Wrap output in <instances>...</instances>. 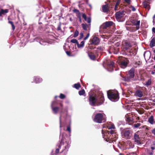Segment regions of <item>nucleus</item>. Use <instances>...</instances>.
I'll use <instances>...</instances> for the list:
<instances>
[{
  "label": "nucleus",
  "mask_w": 155,
  "mask_h": 155,
  "mask_svg": "<svg viewBox=\"0 0 155 155\" xmlns=\"http://www.w3.org/2000/svg\"><path fill=\"white\" fill-rule=\"evenodd\" d=\"M102 134L103 138L108 142H110L111 141H115L117 138V134L113 130H111L110 132L104 131L103 130Z\"/></svg>",
  "instance_id": "obj_1"
},
{
  "label": "nucleus",
  "mask_w": 155,
  "mask_h": 155,
  "mask_svg": "<svg viewBox=\"0 0 155 155\" xmlns=\"http://www.w3.org/2000/svg\"><path fill=\"white\" fill-rule=\"evenodd\" d=\"M104 101V96L102 93H100L98 95L93 94L90 96L89 101L90 104L91 105H94L96 102L99 104H101Z\"/></svg>",
  "instance_id": "obj_2"
},
{
  "label": "nucleus",
  "mask_w": 155,
  "mask_h": 155,
  "mask_svg": "<svg viewBox=\"0 0 155 155\" xmlns=\"http://www.w3.org/2000/svg\"><path fill=\"white\" fill-rule=\"evenodd\" d=\"M108 98L112 101H117L119 97L118 92L116 91H109L107 92Z\"/></svg>",
  "instance_id": "obj_3"
},
{
  "label": "nucleus",
  "mask_w": 155,
  "mask_h": 155,
  "mask_svg": "<svg viewBox=\"0 0 155 155\" xmlns=\"http://www.w3.org/2000/svg\"><path fill=\"white\" fill-rule=\"evenodd\" d=\"M94 121L96 123H101L106 121V116L104 113H97L95 116Z\"/></svg>",
  "instance_id": "obj_4"
},
{
  "label": "nucleus",
  "mask_w": 155,
  "mask_h": 155,
  "mask_svg": "<svg viewBox=\"0 0 155 155\" xmlns=\"http://www.w3.org/2000/svg\"><path fill=\"white\" fill-rule=\"evenodd\" d=\"M126 12L125 11L118 12L116 13L115 17L118 22H123L126 16L125 15Z\"/></svg>",
  "instance_id": "obj_5"
},
{
  "label": "nucleus",
  "mask_w": 155,
  "mask_h": 155,
  "mask_svg": "<svg viewBox=\"0 0 155 155\" xmlns=\"http://www.w3.org/2000/svg\"><path fill=\"white\" fill-rule=\"evenodd\" d=\"M120 59L119 64L121 68H124L126 67L128 64V60L126 58L122 57L120 58Z\"/></svg>",
  "instance_id": "obj_6"
},
{
  "label": "nucleus",
  "mask_w": 155,
  "mask_h": 155,
  "mask_svg": "<svg viewBox=\"0 0 155 155\" xmlns=\"http://www.w3.org/2000/svg\"><path fill=\"white\" fill-rule=\"evenodd\" d=\"M124 137L126 139H129L131 137V134L129 130H123L121 132Z\"/></svg>",
  "instance_id": "obj_7"
},
{
  "label": "nucleus",
  "mask_w": 155,
  "mask_h": 155,
  "mask_svg": "<svg viewBox=\"0 0 155 155\" xmlns=\"http://www.w3.org/2000/svg\"><path fill=\"white\" fill-rule=\"evenodd\" d=\"M122 46L123 48L127 50L131 47L129 42L126 41H124L122 42Z\"/></svg>",
  "instance_id": "obj_8"
},
{
  "label": "nucleus",
  "mask_w": 155,
  "mask_h": 155,
  "mask_svg": "<svg viewBox=\"0 0 155 155\" xmlns=\"http://www.w3.org/2000/svg\"><path fill=\"white\" fill-rule=\"evenodd\" d=\"M131 23L134 25L136 26V29L137 30L139 29L140 25V21H137L135 20H132L131 21Z\"/></svg>",
  "instance_id": "obj_9"
},
{
  "label": "nucleus",
  "mask_w": 155,
  "mask_h": 155,
  "mask_svg": "<svg viewBox=\"0 0 155 155\" xmlns=\"http://www.w3.org/2000/svg\"><path fill=\"white\" fill-rule=\"evenodd\" d=\"M108 68V71H111L113 70V68L114 66V63L113 61H110L108 62L107 63Z\"/></svg>",
  "instance_id": "obj_10"
},
{
  "label": "nucleus",
  "mask_w": 155,
  "mask_h": 155,
  "mask_svg": "<svg viewBox=\"0 0 155 155\" xmlns=\"http://www.w3.org/2000/svg\"><path fill=\"white\" fill-rule=\"evenodd\" d=\"M134 95L138 97H141L143 96L142 92L140 90H137L134 92Z\"/></svg>",
  "instance_id": "obj_11"
},
{
  "label": "nucleus",
  "mask_w": 155,
  "mask_h": 155,
  "mask_svg": "<svg viewBox=\"0 0 155 155\" xmlns=\"http://www.w3.org/2000/svg\"><path fill=\"white\" fill-rule=\"evenodd\" d=\"M56 103V102L55 101H53L51 104V107L52 109V111H53L54 113L55 114H56L57 113L59 108L58 107H53V104L54 103Z\"/></svg>",
  "instance_id": "obj_12"
},
{
  "label": "nucleus",
  "mask_w": 155,
  "mask_h": 155,
  "mask_svg": "<svg viewBox=\"0 0 155 155\" xmlns=\"http://www.w3.org/2000/svg\"><path fill=\"white\" fill-rule=\"evenodd\" d=\"M144 56L146 60H149L151 57L150 52L149 51L145 52L144 54Z\"/></svg>",
  "instance_id": "obj_13"
},
{
  "label": "nucleus",
  "mask_w": 155,
  "mask_h": 155,
  "mask_svg": "<svg viewBox=\"0 0 155 155\" xmlns=\"http://www.w3.org/2000/svg\"><path fill=\"white\" fill-rule=\"evenodd\" d=\"M134 138L135 141L138 144H140V139L139 136L136 134H135L134 135Z\"/></svg>",
  "instance_id": "obj_14"
},
{
  "label": "nucleus",
  "mask_w": 155,
  "mask_h": 155,
  "mask_svg": "<svg viewBox=\"0 0 155 155\" xmlns=\"http://www.w3.org/2000/svg\"><path fill=\"white\" fill-rule=\"evenodd\" d=\"M113 23V22L111 21L107 22L103 24V28H107V27L112 25Z\"/></svg>",
  "instance_id": "obj_15"
},
{
  "label": "nucleus",
  "mask_w": 155,
  "mask_h": 155,
  "mask_svg": "<svg viewBox=\"0 0 155 155\" xmlns=\"http://www.w3.org/2000/svg\"><path fill=\"white\" fill-rule=\"evenodd\" d=\"M92 42L94 44L97 45L100 42V41L98 38L95 37L93 38Z\"/></svg>",
  "instance_id": "obj_16"
},
{
  "label": "nucleus",
  "mask_w": 155,
  "mask_h": 155,
  "mask_svg": "<svg viewBox=\"0 0 155 155\" xmlns=\"http://www.w3.org/2000/svg\"><path fill=\"white\" fill-rule=\"evenodd\" d=\"M70 143L71 141H68L67 143H66V145L64 146L65 149L62 151V152L65 151V152H66L68 151V149L70 146Z\"/></svg>",
  "instance_id": "obj_17"
},
{
  "label": "nucleus",
  "mask_w": 155,
  "mask_h": 155,
  "mask_svg": "<svg viewBox=\"0 0 155 155\" xmlns=\"http://www.w3.org/2000/svg\"><path fill=\"white\" fill-rule=\"evenodd\" d=\"M102 9L103 12H107L109 11L108 6V5H103Z\"/></svg>",
  "instance_id": "obj_18"
},
{
  "label": "nucleus",
  "mask_w": 155,
  "mask_h": 155,
  "mask_svg": "<svg viewBox=\"0 0 155 155\" xmlns=\"http://www.w3.org/2000/svg\"><path fill=\"white\" fill-rule=\"evenodd\" d=\"M34 80H35L33 82L36 83H40L42 81V79L40 78L39 77H35Z\"/></svg>",
  "instance_id": "obj_19"
},
{
  "label": "nucleus",
  "mask_w": 155,
  "mask_h": 155,
  "mask_svg": "<svg viewBox=\"0 0 155 155\" xmlns=\"http://www.w3.org/2000/svg\"><path fill=\"white\" fill-rule=\"evenodd\" d=\"M151 84V79H150L148 80L147 81H145L144 83V85L148 87V86H150Z\"/></svg>",
  "instance_id": "obj_20"
},
{
  "label": "nucleus",
  "mask_w": 155,
  "mask_h": 155,
  "mask_svg": "<svg viewBox=\"0 0 155 155\" xmlns=\"http://www.w3.org/2000/svg\"><path fill=\"white\" fill-rule=\"evenodd\" d=\"M107 127L108 129H114L115 128L114 124L110 122L108 124L107 126Z\"/></svg>",
  "instance_id": "obj_21"
},
{
  "label": "nucleus",
  "mask_w": 155,
  "mask_h": 155,
  "mask_svg": "<svg viewBox=\"0 0 155 155\" xmlns=\"http://www.w3.org/2000/svg\"><path fill=\"white\" fill-rule=\"evenodd\" d=\"M129 74L130 78H133L134 76V69H130L129 71Z\"/></svg>",
  "instance_id": "obj_22"
},
{
  "label": "nucleus",
  "mask_w": 155,
  "mask_h": 155,
  "mask_svg": "<svg viewBox=\"0 0 155 155\" xmlns=\"http://www.w3.org/2000/svg\"><path fill=\"white\" fill-rule=\"evenodd\" d=\"M84 43L85 41H81L80 44L78 43L77 45L78 47V48H82L84 47Z\"/></svg>",
  "instance_id": "obj_23"
},
{
  "label": "nucleus",
  "mask_w": 155,
  "mask_h": 155,
  "mask_svg": "<svg viewBox=\"0 0 155 155\" xmlns=\"http://www.w3.org/2000/svg\"><path fill=\"white\" fill-rule=\"evenodd\" d=\"M8 9L5 10L2 9L0 12V16H1L2 15L5 14V13H8Z\"/></svg>",
  "instance_id": "obj_24"
},
{
  "label": "nucleus",
  "mask_w": 155,
  "mask_h": 155,
  "mask_svg": "<svg viewBox=\"0 0 155 155\" xmlns=\"http://www.w3.org/2000/svg\"><path fill=\"white\" fill-rule=\"evenodd\" d=\"M148 122L151 124H153L154 123V121L153 117L152 116H151L149 118Z\"/></svg>",
  "instance_id": "obj_25"
},
{
  "label": "nucleus",
  "mask_w": 155,
  "mask_h": 155,
  "mask_svg": "<svg viewBox=\"0 0 155 155\" xmlns=\"http://www.w3.org/2000/svg\"><path fill=\"white\" fill-rule=\"evenodd\" d=\"M82 26L83 29L85 30H87V28H89V25L86 24H81Z\"/></svg>",
  "instance_id": "obj_26"
},
{
  "label": "nucleus",
  "mask_w": 155,
  "mask_h": 155,
  "mask_svg": "<svg viewBox=\"0 0 155 155\" xmlns=\"http://www.w3.org/2000/svg\"><path fill=\"white\" fill-rule=\"evenodd\" d=\"M64 145V143L62 142H61L60 143V144L58 146L59 148L57 149L56 150L55 153H59V149L60 148L61 146H62Z\"/></svg>",
  "instance_id": "obj_27"
},
{
  "label": "nucleus",
  "mask_w": 155,
  "mask_h": 155,
  "mask_svg": "<svg viewBox=\"0 0 155 155\" xmlns=\"http://www.w3.org/2000/svg\"><path fill=\"white\" fill-rule=\"evenodd\" d=\"M73 11L74 12L77 13L78 17L80 19V13L79 12V10L76 9H74L73 10Z\"/></svg>",
  "instance_id": "obj_28"
},
{
  "label": "nucleus",
  "mask_w": 155,
  "mask_h": 155,
  "mask_svg": "<svg viewBox=\"0 0 155 155\" xmlns=\"http://www.w3.org/2000/svg\"><path fill=\"white\" fill-rule=\"evenodd\" d=\"M143 6L145 8H147L148 9H149V5H148V3L147 2H143Z\"/></svg>",
  "instance_id": "obj_29"
},
{
  "label": "nucleus",
  "mask_w": 155,
  "mask_h": 155,
  "mask_svg": "<svg viewBox=\"0 0 155 155\" xmlns=\"http://www.w3.org/2000/svg\"><path fill=\"white\" fill-rule=\"evenodd\" d=\"M88 56L90 58L93 60H94L95 59V56L93 54L91 53L88 54Z\"/></svg>",
  "instance_id": "obj_30"
},
{
  "label": "nucleus",
  "mask_w": 155,
  "mask_h": 155,
  "mask_svg": "<svg viewBox=\"0 0 155 155\" xmlns=\"http://www.w3.org/2000/svg\"><path fill=\"white\" fill-rule=\"evenodd\" d=\"M80 87V84L79 83L75 84L73 86V87L76 89H78Z\"/></svg>",
  "instance_id": "obj_31"
},
{
  "label": "nucleus",
  "mask_w": 155,
  "mask_h": 155,
  "mask_svg": "<svg viewBox=\"0 0 155 155\" xmlns=\"http://www.w3.org/2000/svg\"><path fill=\"white\" fill-rule=\"evenodd\" d=\"M126 120L128 122L131 123L132 122L133 119L130 117H127L126 119Z\"/></svg>",
  "instance_id": "obj_32"
},
{
  "label": "nucleus",
  "mask_w": 155,
  "mask_h": 155,
  "mask_svg": "<svg viewBox=\"0 0 155 155\" xmlns=\"http://www.w3.org/2000/svg\"><path fill=\"white\" fill-rule=\"evenodd\" d=\"M85 93V91L84 90H82L79 91V94L80 95H84Z\"/></svg>",
  "instance_id": "obj_33"
},
{
  "label": "nucleus",
  "mask_w": 155,
  "mask_h": 155,
  "mask_svg": "<svg viewBox=\"0 0 155 155\" xmlns=\"http://www.w3.org/2000/svg\"><path fill=\"white\" fill-rule=\"evenodd\" d=\"M71 42L73 43H76L77 45L78 43V41L76 39H72L71 40Z\"/></svg>",
  "instance_id": "obj_34"
},
{
  "label": "nucleus",
  "mask_w": 155,
  "mask_h": 155,
  "mask_svg": "<svg viewBox=\"0 0 155 155\" xmlns=\"http://www.w3.org/2000/svg\"><path fill=\"white\" fill-rule=\"evenodd\" d=\"M78 34H79V32L77 30H76L74 33V38H75L76 37H77L78 35Z\"/></svg>",
  "instance_id": "obj_35"
},
{
  "label": "nucleus",
  "mask_w": 155,
  "mask_h": 155,
  "mask_svg": "<svg viewBox=\"0 0 155 155\" xmlns=\"http://www.w3.org/2000/svg\"><path fill=\"white\" fill-rule=\"evenodd\" d=\"M140 123H137L134 124V126L135 128H137L140 126Z\"/></svg>",
  "instance_id": "obj_36"
},
{
  "label": "nucleus",
  "mask_w": 155,
  "mask_h": 155,
  "mask_svg": "<svg viewBox=\"0 0 155 155\" xmlns=\"http://www.w3.org/2000/svg\"><path fill=\"white\" fill-rule=\"evenodd\" d=\"M40 44L43 45H45L47 44V43L45 42H44L42 40H41L40 41Z\"/></svg>",
  "instance_id": "obj_37"
},
{
  "label": "nucleus",
  "mask_w": 155,
  "mask_h": 155,
  "mask_svg": "<svg viewBox=\"0 0 155 155\" xmlns=\"http://www.w3.org/2000/svg\"><path fill=\"white\" fill-rule=\"evenodd\" d=\"M119 3V1H118L117 2V3H116L115 6V8H114V9H115V10H117V6L118 5Z\"/></svg>",
  "instance_id": "obj_38"
},
{
  "label": "nucleus",
  "mask_w": 155,
  "mask_h": 155,
  "mask_svg": "<svg viewBox=\"0 0 155 155\" xmlns=\"http://www.w3.org/2000/svg\"><path fill=\"white\" fill-rule=\"evenodd\" d=\"M65 96L63 94H61L60 95L59 97L62 99H64V98Z\"/></svg>",
  "instance_id": "obj_39"
},
{
  "label": "nucleus",
  "mask_w": 155,
  "mask_h": 155,
  "mask_svg": "<svg viewBox=\"0 0 155 155\" xmlns=\"http://www.w3.org/2000/svg\"><path fill=\"white\" fill-rule=\"evenodd\" d=\"M84 36V34L83 33H81L80 34L79 39H81Z\"/></svg>",
  "instance_id": "obj_40"
},
{
  "label": "nucleus",
  "mask_w": 155,
  "mask_h": 155,
  "mask_svg": "<svg viewBox=\"0 0 155 155\" xmlns=\"http://www.w3.org/2000/svg\"><path fill=\"white\" fill-rule=\"evenodd\" d=\"M61 114L60 115V117H59V122H60V128H61Z\"/></svg>",
  "instance_id": "obj_41"
},
{
  "label": "nucleus",
  "mask_w": 155,
  "mask_h": 155,
  "mask_svg": "<svg viewBox=\"0 0 155 155\" xmlns=\"http://www.w3.org/2000/svg\"><path fill=\"white\" fill-rule=\"evenodd\" d=\"M89 36V34L88 33L86 37H85L84 38V41L87 40Z\"/></svg>",
  "instance_id": "obj_42"
},
{
  "label": "nucleus",
  "mask_w": 155,
  "mask_h": 155,
  "mask_svg": "<svg viewBox=\"0 0 155 155\" xmlns=\"http://www.w3.org/2000/svg\"><path fill=\"white\" fill-rule=\"evenodd\" d=\"M155 43L153 41H151L150 43V45L152 47H153L154 46Z\"/></svg>",
  "instance_id": "obj_43"
},
{
  "label": "nucleus",
  "mask_w": 155,
  "mask_h": 155,
  "mask_svg": "<svg viewBox=\"0 0 155 155\" xmlns=\"http://www.w3.org/2000/svg\"><path fill=\"white\" fill-rule=\"evenodd\" d=\"M82 17L84 19H85V18L86 19V17H87L86 15L85 14H83V13H82Z\"/></svg>",
  "instance_id": "obj_44"
},
{
  "label": "nucleus",
  "mask_w": 155,
  "mask_h": 155,
  "mask_svg": "<svg viewBox=\"0 0 155 155\" xmlns=\"http://www.w3.org/2000/svg\"><path fill=\"white\" fill-rule=\"evenodd\" d=\"M88 23H90L91 22V19L90 18H87V21Z\"/></svg>",
  "instance_id": "obj_45"
},
{
  "label": "nucleus",
  "mask_w": 155,
  "mask_h": 155,
  "mask_svg": "<svg viewBox=\"0 0 155 155\" xmlns=\"http://www.w3.org/2000/svg\"><path fill=\"white\" fill-rule=\"evenodd\" d=\"M67 130L69 132H71V129L70 127V126H68L67 127Z\"/></svg>",
  "instance_id": "obj_46"
},
{
  "label": "nucleus",
  "mask_w": 155,
  "mask_h": 155,
  "mask_svg": "<svg viewBox=\"0 0 155 155\" xmlns=\"http://www.w3.org/2000/svg\"><path fill=\"white\" fill-rule=\"evenodd\" d=\"M153 25H154V24H155V14L154 15V16L153 17Z\"/></svg>",
  "instance_id": "obj_47"
},
{
  "label": "nucleus",
  "mask_w": 155,
  "mask_h": 155,
  "mask_svg": "<svg viewBox=\"0 0 155 155\" xmlns=\"http://www.w3.org/2000/svg\"><path fill=\"white\" fill-rule=\"evenodd\" d=\"M124 1L127 3L130 4V0H124Z\"/></svg>",
  "instance_id": "obj_48"
},
{
  "label": "nucleus",
  "mask_w": 155,
  "mask_h": 155,
  "mask_svg": "<svg viewBox=\"0 0 155 155\" xmlns=\"http://www.w3.org/2000/svg\"><path fill=\"white\" fill-rule=\"evenodd\" d=\"M152 133L155 135V128L153 129L152 131Z\"/></svg>",
  "instance_id": "obj_49"
},
{
  "label": "nucleus",
  "mask_w": 155,
  "mask_h": 155,
  "mask_svg": "<svg viewBox=\"0 0 155 155\" xmlns=\"http://www.w3.org/2000/svg\"><path fill=\"white\" fill-rule=\"evenodd\" d=\"M131 8H132V10L133 11H135L136 10V9L135 8H134V6H132L131 7Z\"/></svg>",
  "instance_id": "obj_50"
},
{
  "label": "nucleus",
  "mask_w": 155,
  "mask_h": 155,
  "mask_svg": "<svg viewBox=\"0 0 155 155\" xmlns=\"http://www.w3.org/2000/svg\"><path fill=\"white\" fill-rule=\"evenodd\" d=\"M66 53L68 55L70 56V52L69 51H66Z\"/></svg>",
  "instance_id": "obj_51"
},
{
  "label": "nucleus",
  "mask_w": 155,
  "mask_h": 155,
  "mask_svg": "<svg viewBox=\"0 0 155 155\" xmlns=\"http://www.w3.org/2000/svg\"><path fill=\"white\" fill-rule=\"evenodd\" d=\"M12 29L13 30H14L15 28V27L14 25V24H13L12 25Z\"/></svg>",
  "instance_id": "obj_52"
},
{
  "label": "nucleus",
  "mask_w": 155,
  "mask_h": 155,
  "mask_svg": "<svg viewBox=\"0 0 155 155\" xmlns=\"http://www.w3.org/2000/svg\"><path fill=\"white\" fill-rule=\"evenodd\" d=\"M145 128L146 129H147V127H146L145 126H143L142 127H141L140 128V129H142V128Z\"/></svg>",
  "instance_id": "obj_53"
},
{
  "label": "nucleus",
  "mask_w": 155,
  "mask_h": 155,
  "mask_svg": "<svg viewBox=\"0 0 155 155\" xmlns=\"http://www.w3.org/2000/svg\"><path fill=\"white\" fill-rule=\"evenodd\" d=\"M8 23L10 24L11 25L14 24L13 22L12 21H9Z\"/></svg>",
  "instance_id": "obj_54"
},
{
  "label": "nucleus",
  "mask_w": 155,
  "mask_h": 155,
  "mask_svg": "<svg viewBox=\"0 0 155 155\" xmlns=\"http://www.w3.org/2000/svg\"><path fill=\"white\" fill-rule=\"evenodd\" d=\"M152 31L155 33V28H152Z\"/></svg>",
  "instance_id": "obj_55"
},
{
  "label": "nucleus",
  "mask_w": 155,
  "mask_h": 155,
  "mask_svg": "<svg viewBox=\"0 0 155 155\" xmlns=\"http://www.w3.org/2000/svg\"><path fill=\"white\" fill-rule=\"evenodd\" d=\"M55 101L56 102V103L54 102V104H53V106H54V105H56L57 104V102L56 101Z\"/></svg>",
  "instance_id": "obj_56"
},
{
  "label": "nucleus",
  "mask_w": 155,
  "mask_h": 155,
  "mask_svg": "<svg viewBox=\"0 0 155 155\" xmlns=\"http://www.w3.org/2000/svg\"><path fill=\"white\" fill-rule=\"evenodd\" d=\"M155 73V71H152V72H151V74H154Z\"/></svg>",
  "instance_id": "obj_57"
},
{
  "label": "nucleus",
  "mask_w": 155,
  "mask_h": 155,
  "mask_svg": "<svg viewBox=\"0 0 155 155\" xmlns=\"http://www.w3.org/2000/svg\"><path fill=\"white\" fill-rule=\"evenodd\" d=\"M121 149L122 150H124L125 149V147H122V148H121Z\"/></svg>",
  "instance_id": "obj_58"
},
{
  "label": "nucleus",
  "mask_w": 155,
  "mask_h": 155,
  "mask_svg": "<svg viewBox=\"0 0 155 155\" xmlns=\"http://www.w3.org/2000/svg\"><path fill=\"white\" fill-rule=\"evenodd\" d=\"M61 29V28L60 27H59L58 28V30H60Z\"/></svg>",
  "instance_id": "obj_59"
},
{
  "label": "nucleus",
  "mask_w": 155,
  "mask_h": 155,
  "mask_svg": "<svg viewBox=\"0 0 155 155\" xmlns=\"http://www.w3.org/2000/svg\"><path fill=\"white\" fill-rule=\"evenodd\" d=\"M151 148L152 150H154V148L153 147H152Z\"/></svg>",
  "instance_id": "obj_60"
},
{
  "label": "nucleus",
  "mask_w": 155,
  "mask_h": 155,
  "mask_svg": "<svg viewBox=\"0 0 155 155\" xmlns=\"http://www.w3.org/2000/svg\"><path fill=\"white\" fill-rule=\"evenodd\" d=\"M84 20L85 21H87V17H86V18L85 19H84Z\"/></svg>",
  "instance_id": "obj_61"
},
{
  "label": "nucleus",
  "mask_w": 155,
  "mask_h": 155,
  "mask_svg": "<svg viewBox=\"0 0 155 155\" xmlns=\"http://www.w3.org/2000/svg\"><path fill=\"white\" fill-rule=\"evenodd\" d=\"M60 105H61V107H62V104H60Z\"/></svg>",
  "instance_id": "obj_62"
},
{
  "label": "nucleus",
  "mask_w": 155,
  "mask_h": 155,
  "mask_svg": "<svg viewBox=\"0 0 155 155\" xmlns=\"http://www.w3.org/2000/svg\"><path fill=\"white\" fill-rule=\"evenodd\" d=\"M153 52H154V53H155V50H154L153 51Z\"/></svg>",
  "instance_id": "obj_63"
},
{
  "label": "nucleus",
  "mask_w": 155,
  "mask_h": 155,
  "mask_svg": "<svg viewBox=\"0 0 155 155\" xmlns=\"http://www.w3.org/2000/svg\"><path fill=\"white\" fill-rule=\"evenodd\" d=\"M153 67L154 68H155V65Z\"/></svg>",
  "instance_id": "obj_64"
}]
</instances>
